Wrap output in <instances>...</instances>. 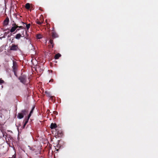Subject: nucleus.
Returning a JSON list of instances; mask_svg holds the SVG:
<instances>
[{
    "instance_id": "obj_1",
    "label": "nucleus",
    "mask_w": 158,
    "mask_h": 158,
    "mask_svg": "<svg viewBox=\"0 0 158 158\" xmlns=\"http://www.w3.org/2000/svg\"><path fill=\"white\" fill-rule=\"evenodd\" d=\"M27 77L25 75H21V76L19 77V79L20 80L21 82L23 83H25L26 81Z\"/></svg>"
},
{
    "instance_id": "obj_2",
    "label": "nucleus",
    "mask_w": 158,
    "mask_h": 158,
    "mask_svg": "<svg viewBox=\"0 0 158 158\" xmlns=\"http://www.w3.org/2000/svg\"><path fill=\"white\" fill-rule=\"evenodd\" d=\"M10 50L12 51H17L18 49V46L17 45H15L14 44H12L11 46L10 47Z\"/></svg>"
},
{
    "instance_id": "obj_3",
    "label": "nucleus",
    "mask_w": 158,
    "mask_h": 158,
    "mask_svg": "<svg viewBox=\"0 0 158 158\" xmlns=\"http://www.w3.org/2000/svg\"><path fill=\"white\" fill-rule=\"evenodd\" d=\"M12 27H11L10 31L11 33L14 32L19 27V26L16 24L15 23L12 24Z\"/></svg>"
},
{
    "instance_id": "obj_4",
    "label": "nucleus",
    "mask_w": 158,
    "mask_h": 158,
    "mask_svg": "<svg viewBox=\"0 0 158 158\" xmlns=\"http://www.w3.org/2000/svg\"><path fill=\"white\" fill-rule=\"evenodd\" d=\"M13 71H17L18 65L16 61L13 60Z\"/></svg>"
},
{
    "instance_id": "obj_5",
    "label": "nucleus",
    "mask_w": 158,
    "mask_h": 158,
    "mask_svg": "<svg viewBox=\"0 0 158 158\" xmlns=\"http://www.w3.org/2000/svg\"><path fill=\"white\" fill-rule=\"evenodd\" d=\"M56 134H57L58 136L60 137L61 136L63 135L62 131L61 130L58 129H55Z\"/></svg>"
},
{
    "instance_id": "obj_6",
    "label": "nucleus",
    "mask_w": 158,
    "mask_h": 158,
    "mask_svg": "<svg viewBox=\"0 0 158 158\" xmlns=\"http://www.w3.org/2000/svg\"><path fill=\"white\" fill-rule=\"evenodd\" d=\"M9 22V18L8 17H7L3 22V25L4 26H7Z\"/></svg>"
},
{
    "instance_id": "obj_7",
    "label": "nucleus",
    "mask_w": 158,
    "mask_h": 158,
    "mask_svg": "<svg viewBox=\"0 0 158 158\" xmlns=\"http://www.w3.org/2000/svg\"><path fill=\"white\" fill-rule=\"evenodd\" d=\"M24 31L23 30V31L22 32V37H25V38H26V39L28 40L29 39V35L27 34V33H26V35H25L24 34Z\"/></svg>"
},
{
    "instance_id": "obj_8",
    "label": "nucleus",
    "mask_w": 158,
    "mask_h": 158,
    "mask_svg": "<svg viewBox=\"0 0 158 158\" xmlns=\"http://www.w3.org/2000/svg\"><path fill=\"white\" fill-rule=\"evenodd\" d=\"M52 38L53 39L58 37V36L57 34L56 33L55 31L52 32Z\"/></svg>"
},
{
    "instance_id": "obj_9",
    "label": "nucleus",
    "mask_w": 158,
    "mask_h": 158,
    "mask_svg": "<svg viewBox=\"0 0 158 158\" xmlns=\"http://www.w3.org/2000/svg\"><path fill=\"white\" fill-rule=\"evenodd\" d=\"M21 112L22 113L23 115L24 116L27 115L28 114V111L27 109L23 110H21Z\"/></svg>"
},
{
    "instance_id": "obj_10",
    "label": "nucleus",
    "mask_w": 158,
    "mask_h": 158,
    "mask_svg": "<svg viewBox=\"0 0 158 158\" xmlns=\"http://www.w3.org/2000/svg\"><path fill=\"white\" fill-rule=\"evenodd\" d=\"M57 127V125L56 123H52L50 125V128L51 129H55Z\"/></svg>"
},
{
    "instance_id": "obj_11",
    "label": "nucleus",
    "mask_w": 158,
    "mask_h": 158,
    "mask_svg": "<svg viewBox=\"0 0 158 158\" xmlns=\"http://www.w3.org/2000/svg\"><path fill=\"white\" fill-rule=\"evenodd\" d=\"M22 114L23 113L21 112L19 113L18 114L17 117L21 119L24 116Z\"/></svg>"
},
{
    "instance_id": "obj_12",
    "label": "nucleus",
    "mask_w": 158,
    "mask_h": 158,
    "mask_svg": "<svg viewBox=\"0 0 158 158\" xmlns=\"http://www.w3.org/2000/svg\"><path fill=\"white\" fill-rule=\"evenodd\" d=\"M31 26L30 24L29 23L27 24H26V28L27 29L25 30V31L26 33H27L28 31V29L30 28Z\"/></svg>"
},
{
    "instance_id": "obj_13",
    "label": "nucleus",
    "mask_w": 158,
    "mask_h": 158,
    "mask_svg": "<svg viewBox=\"0 0 158 158\" xmlns=\"http://www.w3.org/2000/svg\"><path fill=\"white\" fill-rule=\"evenodd\" d=\"M22 35L20 34L19 33L17 34L15 37V39L17 40H19L21 37H22Z\"/></svg>"
},
{
    "instance_id": "obj_14",
    "label": "nucleus",
    "mask_w": 158,
    "mask_h": 158,
    "mask_svg": "<svg viewBox=\"0 0 158 158\" xmlns=\"http://www.w3.org/2000/svg\"><path fill=\"white\" fill-rule=\"evenodd\" d=\"M49 43L52 45V48H53L54 47V44L53 43V39H50L49 40Z\"/></svg>"
},
{
    "instance_id": "obj_15",
    "label": "nucleus",
    "mask_w": 158,
    "mask_h": 158,
    "mask_svg": "<svg viewBox=\"0 0 158 158\" xmlns=\"http://www.w3.org/2000/svg\"><path fill=\"white\" fill-rule=\"evenodd\" d=\"M25 7L27 10L29 9L30 8V4L29 3H26L25 5Z\"/></svg>"
},
{
    "instance_id": "obj_16",
    "label": "nucleus",
    "mask_w": 158,
    "mask_h": 158,
    "mask_svg": "<svg viewBox=\"0 0 158 158\" xmlns=\"http://www.w3.org/2000/svg\"><path fill=\"white\" fill-rule=\"evenodd\" d=\"M50 100H51L52 102H54L55 100V97L54 96H52L50 98Z\"/></svg>"
},
{
    "instance_id": "obj_17",
    "label": "nucleus",
    "mask_w": 158,
    "mask_h": 158,
    "mask_svg": "<svg viewBox=\"0 0 158 158\" xmlns=\"http://www.w3.org/2000/svg\"><path fill=\"white\" fill-rule=\"evenodd\" d=\"M61 56V55L59 53H58L56 54L55 56V59H58L60 56Z\"/></svg>"
},
{
    "instance_id": "obj_18",
    "label": "nucleus",
    "mask_w": 158,
    "mask_h": 158,
    "mask_svg": "<svg viewBox=\"0 0 158 158\" xmlns=\"http://www.w3.org/2000/svg\"><path fill=\"white\" fill-rule=\"evenodd\" d=\"M35 23L41 25L43 23V22H40L39 20L37 19L35 21Z\"/></svg>"
},
{
    "instance_id": "obj_19",
    "label": "nucleus",
    "mask_w": 158,
    "mask_h": 158,
    "mask_svg": "<svg viewBox=\"0 0 158 158\" xmlns=\"http://www.w3.org/2000/svg\"><path fill=\"white\" fill-rule=\"evenodd\" d=\"M28 120H29V119H27V118H26L25 119H24L23 120V124L26 125L28 122Z\"/></svg>"
},
{
    "instance_id": "obj_20",
    "label": "nucleus",
    "mask_w": 158,
    "mask_h": 158,
    "mask_svg": "<svg viewBox=\"0 0 158 158\" xmlns=\"http://www.w3.org/2000/svg\"><path fill=\"white\" fill-rule=\"evenodd\" d=\"M28 120H29V119H27V118H26L25 119H24L23 120V124L26 125L28 122Z\"/></svg>"
},
{
    "instance_id": "obj_21",
    "label": "nucleus",
    "mask_w": 158,
    "mask_h": 158,
    "mask_svg": "<svg viewBox=\"0 0 158 158\" xmlns=\"http://www.w3.org/2000/svg\"><path fill=\"white\" fill-rule=\"evenodd\" d=\"M36 37L37 39H40L42 38V36L41 35L39 34H37L36 35Z\"/></svg>"
},
{
    "instance_id": "obj_22",
    "label": "nucleus",
    "mask_w": 158,
    "mask_h": 158,
    "mask_svg": "<svg viewBox=\"0 0 158 158\" xmlns=\"http://www.w3.org/2000/svg\"><path fill=\"white\" fill-rule=\"evenodd\" d=\"M45 94H47L48 97L50 98L51 96H51L50 94L47 91H46L45 92Z\"/></svg>"
},
{
    "instance_id": "obj_23",
    "label": "nucleus",
    "mask_w": 158,
    "mask_h": 158,
    "mask_svg": "<svg viewBox=\"0 0 158 158\" xmlns=\"http://www.w3.org/2000/svg\"><path fill=\"white\" fill-rule=\"evenodd\" d=\"M4 81L3 80H2L1 79H0V85L2 84V83H4Z\"/></svg>"
},
{
    "instance_id": "obj_24",
    "label": "nucleus",
    "mask_w": 158,
    "mask_h": 158,
    "mask_svg": "<svg viewBox=\"0 0 158 158\" xmlns=\"http://www.w3.org/2000/svg\"><path fill=\"white\" fill-rule=\"evenodd\" d=\"M34 109H35V106H34V107H32L31 110V111L30 112V113L31 114L33 113V110H34Z\"/></svg>"
},
{
    "instance_id": "obj_25",
    "label": "nucleus",
    "mask_w": 158,
    "mask_h": 158,
    "mask_svg": "<svg viewBox=\"0 0 158 158\" xmlns=\"http://www.w3.org/2000/svg\"><path fill=\"white\" fill-rule=\"evenodd\" d=\"M18 27L19 28H20V29H24V27H23V26H19L18 28Z\"/></svg>"
},
{
    "instance_id": "obj_26",
    "label": "nucleus",
    "mask_w": 158,
    "mask_h": 158,
    "mask_svg": "<svg viewBox=\"0 0 158 158\" xmlns=\"http://www.w3.org/2000/svg\"><path fill=\"white\" fill-rule=\"evenodd\" d=\"M31 114L30 113L29 114L28 116V117L27 118V119H29L30 117H31Z\"/></svg>"
},
{
    "instance_id": "obj_27",
    "label": "nucleus",
    "mask_w": 158,
    "mask_h": 158,
    "mask_svg": "<svg viewBox=\"0 0 158 158\" xmlns=\"http://www.w3.org/2000/svg\"><path fill=\"white\" fill-rule=\"evenodd\" d=\"M9 32H10V31H8V32H5V34H4V35H5V36H6V35H7L8 33H9Z\"/></svg>"
},
{
    "instance_id": "obj_28",
    "label": "nucleus",
    "mask_w": 158,
    "mask_h": 158,
    "mask_svg": "<svg viewBox=\"0 0 158 158\" xmlns=\"http://www.w3.org/2000/svg\"><path fill=\"white\" fill-rule=\"evenodd\" d=\"M17 71H13V72H14V75H15L16 76V77L17 76V73H16Z\"/></svg>"
},
{
    "instance_id": "obj_29",
    "label": "nucleus",
    "mask_w": 158,
    "mask_h": 158,
    "mask_svg": "<svg viewBox=\"0 0 158 158\" xmlns=\"http://www.w3.org/2000/svg\"><path fill=\"white\" fill-rule=\"evenodd\" d=\"M26 125L23 124V126H22V127L23 128H24L26 126Z\"/></svg>"
},
{
    "instance_id": "obj_30",
    "label": "nucleus",
    "mask_w": 158,
    "mask_h": 158,
    "mask_svg": "<svg viewBox=\"0 0 158 158\" xmlns=\"http://www.w3.org/2000/svg\"><path fill=\"white\" fill-rule=\"evenodd\" d=\"M16 32H18V31H19L20 30V28H17L16 29Z\"/></svg>"
},
{
    "instance_id": "obj_31",
    "label": "nucleus",
    "mask_w": 158,
    "mask_h": 158,
    "mask_svg": "<svg viewBox=\"0 0 158 158\" xmlns=\"http://www.w3.org/2000/svg\"><path fill=\"white\" fill-rule=\"evenodd\" d=\"M53 79H51V80H50V81H49V82H53Z\"/></svg>"
},
{
    "instance_id": "obj_32",
    "label": "nucleus",
    "mask_w": 158,
    "mask_h": 158,
    "mask_svg": "<svg viewBox=\"0 0 158 158\" xmlns=\"http://www.w3.org/2000/svg\"><path fill=\"white\" fill-rule=\"evenodd\" d=\"M52 32L54 31H55L54 30V27H53L52 28Z\"/></svg>"
},
{
    "instance_id": "obj_33",
    "label": "nucleus",
    "mask_w": 158,
    "mask_h": 158,
    "mask_svg": "<svg viewBox=\"0 0 158 158\" xmlns=\"http://www.w3.org/2000/svg\"><path fill=\"white\" fill-rule=\"evenodd\" d=\"M48 25L50 26V25H49V24H48ZM47 27H48V28H50V27H49V26H47Z\"/></svg>"
},
{
    "instance_id": "obj_34",
    "label": "nucleus",
    "mask_w": 158,
    "mask_h": 158,
    "mask_svg": "<svg viewBox=\"0 0 158 158\" xmlns=\"http://www.w3.org/2000/svg\"><path fill=\"white\" fill-rule=\"evenodd\" d=\"M56 113L57 114V112H56V111H55V112H54V114H56Z\"/></svg>"
},
{
    "instance_id": "obj_35",
    "label": "nucleus",
    "mask_w": 158,
    "mask_h": 158,
    "mask_svg": "<svg viewBox=\"0 0 158 158\" xmlns=\"http://www.w3.org/2000/svg\"><path fill=\"white\" fill-rule=\"evenodd\" d=\"M2 37H0V39H2Z\"/></svg>"
},
{
    "instance_id": "obj_36",
    "label": "nucleus",
    "mask_w": 158,
    "mask_h": 158,
    "mask_svg": "<svg viewBox=\"0 0 158 158\" xmlns=\"http://www.w3.org/2000/svg\"><path fill=\"white\" fill-rule=\"evenodd\" d=\"M23 24H26V23H23Z\"/></svg>"
},
{
    "instance_id": "obj_37",
    "label": "nucleus",
    "mask_w": 158,
    "mask_h": 158,
    "mask_svg": "<svg viewBox=\"0 0 158 158\" xmlns=\"http://www.w3.org/2000/svg\"><path fill=\"white\" fill-rule=\"evenodd\" d=\"M10 36L8 35V37H9Z\"/></svg>"
}]
</instances>
